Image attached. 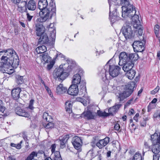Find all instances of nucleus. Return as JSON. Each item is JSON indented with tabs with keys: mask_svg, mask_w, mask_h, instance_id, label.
<instances>
[{
	"mask_svg": "<svg viewBox=\"0 0 160 160\" xmlns=\"http://www.w3.org/2000/svg\"><path fill=\"white\" fill-rule=\"evenodd\" d=\"M136 72L134 70L132 69L127 72L126 75L128 79L130 80L133 79L135 75Z\"/></svg>",
	"mask_w": 160,
	"mask_h": 160,
	"instance_id": "obj_28",
	"label": "nucleus"
},
{
	"mask_svg": "<svg viewBox=\"0 0 160 160\" xmlns=\"http://www.w3.org/2000/svg\"><path fill=\"white\" fill-rule=\"evenodd\" d=\"M109 140L110 138L108 137H106L103 139L100 140L96 143V146L99 149H102L108 144L109 142Z\"/></svg>",
	"mask_w": 160,
	"mask_h": 160,
	"instance_id": "obj_15",
	"label": "nucleus"
},
{
	"mask_svg": "<svg viewBox=\"0 0 160 160\" xmlns=\"http://www.w3.org/2000/svg\"><path fill=\"white\" fill-rule=\"evenodd\" d=\"M136 86V83L135 82H131L126 85V88L128 90H132Z\"/></svg>",
	"mask_w": 160,
	"mask_h": 160,
	"instance_id": "obj_31",
	"label": "nucleus"
},
{
	"mask_svg": "<svg viewBox=\"0 0 160 160\" xmlns=\"http://www.w3.org/2000/svg\"><path fill=\"white\" fill-rule=\"evenodd\" d=\"M134 63L132 61H129L123 64L122 66V69L124 72H128L132 69Z\"/></svg>",
	"mask_w": 160,
	"mask_h": 160,
	"instance_id": "obj_17",
	"label": "nucleus"
},
{
	"mask_svg": "<svg viewBox=\"0 0 160 160\" xmlns=\"http://www.w3.org/2000/svg\"><path fill=\"white\" fill-rule=\"evenodd\" d=\"M18 10L21 12H27V2L23 1L20 2L18 6Z\"/></svg>",
	"mask_w": 160,
	"mask_h": 160,
	"instance_id": "obj_21",
	"label": "nucleus"
},
{
	"mask_svg": "<svg viewBox=\"0 0 160 160\" xmlns=\"http://www.w3.org/2000/svg\"><path fill=\"white\" fill-rule=\"evenodd\" d=\"M47 50V48L44 45H42L37 47L36 51L38 53H42L45 52Z\"/></svg>",
	"mask_w": 160,
	"mask_h": 160,
	"instance_id": "obj_30",
	"label": "nucleus"
},
{
	"mask_svg": "<svg viewBox=\"0 0 160 160\" xmlns=\"http://www.w3.org/2000/svg\"><path fill=\"white\" fill-rule=\"evenodd\" d=\"M7 56H3L1 58V61L3 66L10 67L16 68L18 66L19 60L18 57L15 51L12 48L6 50Z\"/></svg>",
	"mask_w": 160,
	"mask_h": 160,
	"instance_id": "obj_1",
	"label": "nucleus"
},
{
	"mask_svg": "<svg viewBox=\"0 0 160 160\" xmlns=\"http://www.w3.org/2000/svg\"><path fill=\"white\" fill-rule=\"evenodd\" d=\"M43 126L46 129L50 130L54 128V124L52 122H47L45 124H43Z\"/></svg>",
	"mask_w": 160,
	"mask_h": 160,
	"instance_id": "obj_34",
	"label": "nucleus"
},
{
	"mask_svg": "<svg viewBox=\"0 0 160 160\" xmlns=\"http://www.w3.org/2000/svg\"><path fill=\"white\" fill-rule=\"evenodd\" d=\"M69 75L68 73L64 71V69L62 68H56L53 73V78L55 79L58 78L59 80H63Z\"/></svg>",
	"mask_w": 160,
	"mask_h": 160,
	"instance_id": "obj_6",
	"label": "nucleus"
},
{
	"mask_svg": "<svg viewBox=\"0 0 160 160\" xmlns=\"http://www.w3.org/2000/svg\"><path fill=\"white\" fill-rule=\"evenodd\" d=\"M149 148V145L147 142H145L144 144V148L143 149H148Z\"/></svg>",
	"mask_w": 160,
	"mask_h": 160,
	"instance_id": "obj_55",
	"label": "nucleus"
},
{
	"mask_svg": "<svg viewBox=\"0 0 160 160\" xmlns=\"http://www.w3.org/2000/svg\"><path fill=\"white\" fill-rule=\"evenodd\" d=\"M42 57L45 62H48L51 61V59L47 53H45L42 55Z\"/></svg>",
	"mask_w": 160,
	"mask_h": 160,
	"instance_id": "obj_36",
	"label": "nucleus"
},
{
	"mask_svg": "<svg viewBox=\"0 0 160 160\" xmlns=\"http://www.w3.org/2000/svg\"><path fill=\"white\" fill-rule=\"evenodd\" d=\"M80 99H81L80 102L83 103L84 106H86L87 105V103H86V100L85 99L81 98H80Z\"/></svg>",
	"mask_w": 160,
	"mask_h": 160,
	"instance_id": "obj_58",
	"label": "nucleus"
},
{
	"mask_svg": "<svg viewBox=\"0 0 160 160\" xmlns=\"http://www.w3.org/2000/svg\"><path fill=\"white\" fill-rule=\"evenodd\" d=\"M134 112V110L132 108L130 110L128 114L129 115L131 116L132 115Z\"/></svg>",
	"mask_w": 160,
	"mask_h": 160,
	"instance_id": "obj_60",
	"label": "nucleus"
},
{
	"mask_svg": "<svg viewBox=\"0 0 160 160\" xmlns=\"http://www.w3.org/2000/svg\"><path fill=\"white\" fill-rule=\"evenodd\" d=\"M149 120L148 118H143L142 120L140 121V125L141 126L145 127L146 124V121Z\"/></svg>",
	"mask_w": 160,
	"mask_h": 160,
	"instance_id": "obj_43",
	"label": "nucleus"
},
{
	"mask_svg": "<svg viewBox=\"0 0 160 160\" xmlns=\"http://www.w3.org/2000/svg\"><path fill=\"white\" fill-rule=\"evenodd\" d=\"M132 160H142L141 154L138 152H136Z\"/></svg>",
	"mask_w": 160,
	"mask_h": 160,
	"instance_id": "obj_41",
	"label": "nucleus"
},
{
	"mask_svg": "<svg viewBox=\"0 0 160 160\" xmlns=\"http://www.w3.org/2000/svg\"><path fill=\"white\" fill-rule=\"evenodd\" d=\"M66 109L68 113H70L72 112V105L69 102H66L65 103Z\"/></svg>",
	"mask_w": 160,
	"mask_h": 160,
	"instance_id": "obj_38",
	"label": "nucleus"
},
{
	"mask_svg": "<svg viewBox=\"0 0 160 160\" xmlns=\"http://www.w3.org/2000/svg\"><path fill=\"white\" fill-rule=\"evenodd\" d=\"M151 140L152 141L151 150L154 154L159 153L160 152V132L159 135L155 132L151 136Z\"/></svg>",
	"mask_w": 160,
	"mask_h": 160,
	"instance_id": "obj_5",
	"label": "nucleus"
},
{
	"mask_svg": "<svg viewBox=\"0 0 160 160\" xmlns=\"http://www.w3.org/2000/svg\"><path fill=\"white\" fill-rule=\"evenodd\" d=\"M160 156V154L159 153L154 154L153 156V160H159Z\"/></svg>",
	"mask_w": 160,
	"mask_h": 160,
	"instance_id": "obj_49",
	"label": "nucleus"
},
{
	"mask_svg": "<svg viewBox=\"0 0 160 160\" xmlns=\"http://www.w3.org/2000/svg\"><path fill=\"white\" fill-rule=\"evenodd\" d=\"M112 15H111V13L109 14V18L111 20V22H115L116 18L118 16L117 12L116 11H113L112 12Z\"/></svg>",
	"mask_w": 160,
	"mask_h": 160,
	"instance_id": "obj_33",
	"label": "nucleus"
},
{
	"mask_svg": "<svg viewBox=\"0 0 160 160\" xmlns=\"http://www.w3.org/2000/svg\"><path fill=\"white\" fill-rule=\"evenodd\" d=\"M130 9L131 10V11L132 12L134 11L135 12L133 15L131 16L128 15L126 16L125 17H124L122 15V17L125 18H127V17L132 18V23L133 24V27L135 28H137L140 26V25H141L140 21L139 19V16L138 15L135 14L136 11L135 9V7L132 6V8H130Z\"/></svg>",
	"mask_w": 160,
	"mask_h": 160,
	"instance_id": "obj_7",
	"label": "nucleus"
},
{
	"mask_svg": "<svg viewBox=\"0 0 160 160\" xmlns=\"http://www.w3.org/2000/svg\"><path fill=\"white\" fill-rule=\"evenodd\" d=\"M53 154V160H62L60 152L58 151H56Z\"/></svg>",
	"mask_w": 160,
	"mask_h": 160,
	"instance_id": "obj_37",
	"label": "nucleus"
},
{
	"mask_svg": "<svg viewBox=\"0 0 160 160\" xmlns=\"http://www.w3.org/2000/svg\"><path fill=\"white\" fill-rule=\"evenodd\" d=\"M74 148L76 149H79L82 145V142L81 138L78 136L74 137L72 141Z\"/></svg>",
	"mask_w": 160,
	"mask_h": 160,
	"instance_id": "obj_11",
	"label": "nucleus"
},
{
	"mask_svg": "<svg viewBox=\"0 0 160 160\" xmlns=\"http://www.w3.org/2000/svg\"><path fill=\"white\" fill-rule=\"evenodd\" d=\"M56 56L57 57L58 56L59 57L62 58H64L65 57L62 54L58 52H57Z\"/></svg>",
	"mask_w": 160,
	"mask_h": 160,
	"instance_id": "obj_56",
	"label": "nucleus"
},
{
	"mask_svg": "<svg viewBox=\"0 0 160 160\" xmlns=\"http://www.w3.org/2000/svg\"><path fill=\"white\" fill-rule=\"evenodd\" d=\"M26 15L27 16V19L28 20V21H30L32 18L33 16L30 15L28 12L27 13Z\"/></svg>",
	"mask_w": 160,
	"mask_h": 160,
	"instance_id": "obj_51",
	"label": "nucleus"
},
{
	"mask_svg": "<svg viewBox=\"0 0 160 160\" xmlns=\"http://www.w3.org/2000/svg\"><path fill=\"white\" fill-rule=\"evenodd\" d=\"M54 63L52 62H51L47 66V69L48 70H50L53 67Z\"/></svg>",
	"mask_w": 160,
	"mask_h": 160,
	"instance_id": "obj_52",
	"label": "nucleus"
},
{
	"mask_svg": "<svg viewBox=\"0 0 160 160\" xmlns=\"http://www.w3.org/2000/svg\"><path fill=\"white\" fill-rule=\"evenodd\" d=\"M14 3L17 4L19 3L20 1V0H11Z\"/></svg>",
	"mask_w": 160,
	"mask_h": 160,
	"instance_id": "obj_62",
	"label": "nucleus"
},
{
	"mask_svg": "<svg viewBox=\"0 0 160 160\" xmlns=\"http://www.w3.org/2000/svg\"><path fill=\"white\" fill-rule=\"evenodd\" d=\"M72 84L77 86L79 88V95H82L86 91V82L83 80H81V76L79 74L74 75L72 81Z\"/></svg>",
	"mask_w": 160,
	"mask_h": 160,
	"instance_id": "obj_4",
	"label": "nucleus"
},
{
	"mask_svg": "<svg viewBox=\"0 0 160 160\" xmlns=\"http://www.w3.org/2000/svg\"><path fill=\"white\" fill-rule=\"evenodd\" d=\"M121 105V104H117L115 105H114L113 107L115 109H116V110L117 111L119 109V108L120 107Z\"/></svg>",
	"mask_w": 160,
	"mask_h": 160,
	"instance_id": "obj_61",
	"label": "nucleus"
},
{
	"mask_svg": "<svg viewBox=\"0 0 160 160\" xmlns=\"http://www.w3.org/2000/svg\"><path fill=\"white\" fill-rule=\"evenodd\" d=\"M21 89L19 88H17L12 89L11 92V96L15 100L18 99L20 97V93Z\"/></svg>",
	"mask_w": 160,
	"mask_h": 160,
	"instance_id": "obj_18",
	"label": "nucleus"
},
{
	"mask_svg": "<svg viewBox=\"0 0 160 160\" xmlns=\"http://www.w3.org/2000/svg\"><path fill=\"white\" fill-rule=\"evenodd\" d=\"M48 5L47 0H39L38 8L41 11L47 8Z\"/></svg>",
	"mask_w": 160,
	"mask_h": 160,
	"instance_id": "obj_20",
	"label": "nucleus"
},
{
	"mask_svg": "<svg viewBox=\"0 0 160 160\" xmlns=\"http://www.w3.org/2000/svg\"><path fill=\"white\" fill-rule=\"evenodd\" d=\"M99 75L100 77L102 78V79L103 81L106 79H111L110 75L108 74V72H107L106 70L104 68L102 69Z\"/></svg>",
	"mask_w": 160,
	"mask_h": 160,
	"instance_id": "obj_22",
	"label": "nucleus"
},
{
	"mask_svg": "<svg viewBox=\"0 0 160 160\" xmlns=\"http://www.w3.org/2000/svg\"><path fill=\"white\" fill-rule=\"evenodd\" d=\"M56 13V5L53 0H51L48 7L39 12L40 17L37 19V21L41 22H44L50 19L52 16H55Z\"/></svg>",
	"mask_w": 160,
	"mask_h": 160,
	"instance_id": "obj_2",
	"label": "nucleus"
},
{
	"mask_svg": "<svg viewBox=\"0 0 160 160\" xmlns=\"http://www.w3.org/2000/svg\"><path fill=\"white\" fill-rule=\"evenodd\" d=\"M67 91L68 94L72 96H76L78 93H79L80 92L79 88L77 85L72 84Z\"/></svg>",
	"mask_w": 160,
	"mask_h": 160,
	"instance_id": "obj_13",
	"label": "nucleus"
},
{
	"mask_svg": "<svg viewBox=\"0 0 160 160\" xmlns=\"http://www.w3.org/2000/svg\"><path fill=\"white\" fill-rule=\"evenodd\" d=\"M34 102V100L33 99H31L30 100L29 103V106L27 108V109H29L31 110H32L34 108L33 107V103Z\"/></svg>",
	"mask_w": 160,
	"mask_h": 160,
	"instance_id": "obj_44",
	"label": "nucleus"
},
{
	"mask_svg": "<svg viewBox=\"0 0 160 160\" xmlns=\"http://www.w3.org/2000/svg\"><path fill=\"white\" fill-rule=\"evenodd\" d=\"M128 60L134 62L137 60L139 58L138 55L136 53H131L128 54Z\"/></svg>",
	"mask_w": 160,
	"mask_h": 160,
	"instance_id": "obj_27",
	"label": "nucleus"
},
{
	"mask_svg": "<svg viewBox=\"0 0 160 160\" xmlns=\"http://www.w3.org/2000/svg\"><path fill=\"white\" fill-rule=\"evenodd\" d=\"M69 138V135L68 134H67L61 138H59V140L60 141V145L61 148H63L65 147V144Z\"/></svg>",
	"mask_w": 160,
	"mask_h": 160,
	"instance_id": "obj_24",
	"label": "nucleus"
},
{
	"mask_svg": "<svg viewBox=\"0 0 160 160\" xmlns=\"http://www.w3.org/2000/svg\"><path fill=\"white\" fill-rule=\"evenodd\" d=\"M86 159L88 160H91L94 158L93 149H90L88 152L86 154Z\"/></svg>",
	"mask_w": 160,
	"mask_h": 160,
	"instance_id": "obj_32",
	"label": "nucleus"
},
{
	"mask_svg": "<svg viewBox=\"0 0 160 160\" xmlns=\"http://www.w3.org/2000/svg\"><path fill=\"white\" fill-rule=\"evenodd\" d=\"M131 26V23L129 21H126L122 28L121 32L126 39L132 38L135 36V32Z\"/></svg>",
	"mask_w": 160,
	"mask_h": 160,
	"instance_id": "obj_3",
	"label": "nucleus"
},
{
	"mask_svg": "<svg viewBox=\"0 0 160 160\" xmlns=\"http://www.w3.org/2000/svg\"><path fill=\"white\" fill-rule=\"evenodd\" d=\"M121 68L117 65H109L108 74L110 75L111 79L117 77L120 73Z\"/></svg>",
	"mask_w": 160,
	"mask_h": 160,
	"instance_id": "obj_8",
	"label": "nucleus"
},
{
	"mask_svg": "<svg viewBox=\"0 0 160 160\" xmlns=\"http://www.w3.org/2000/svg\"><path fill=\"white\" fill-rule=\"evenodd\" d=\"M134 52H142L144 49V44L139 41H135L132 45Z\"/></svg>",
	"mask_w": 160,
	"mask_h": 160,
	"instance_id": "obj_9",
	"label": "nucleus"
},
{
	"mask_svg": "<svg viewBox=\"0 0 160 160\" xmlns=\"http://www.w3.org/2000/svg\"><path fill=\"white\" fill-rule=\"evenodd\" d=\"M139 116V113H137L133 118L134 120H135L136 122H138V118Z\"/></svg>",
	"mask_w": 160,
	"mask_h": 160,
	"instance_id": "obj_57",
	"label": "nucleus"
},
{
	"mask_svg": "<svg viewBox=\"0 0 160 160\" xmlns=\"http://www.w3.org/2000/svg\"><path fill=\"white\" fill-rule=\"evenodd\" d=\"M120 128V127L119 125L117 123L115 124V126L114 127V129L115 130H116L117 131L119 130Z\"/></svg>",
	"mask_w": 160,
	"mask_h": 160,
	"instance_id": "obj_54",
	"label": "nucleus"
},
{
	"mask_svg": "<svg viewBox=\"0 0 160 160\" xmlns=\"http://www.w3.org/2000/svg\"><path fill=\"white\" fill-rule=\"evenodd\" d=\"M116 109H115L113 107H111L108 109V115H113L117 112Z\"/></svg>",
	"mask_w": 160,
	"mask_h": 160,
	"instance_id": "obj_40",
	"label": "nucleus"
},
{
	"mask_svg": "<svg viewBox=\"0 0 160 160\" xmlns=\"http://www.w3.org/2000/svg\"><path fill=\"white\" fill-rule=\"evenodd\" d=\"M159 30V26L158 25H156L154 27L155 33L157 37L158 34Z\"/></svg>",
	"mask_w": 160,
	"mask_h": 160,
	"instance_id": "obj_46",
	"label": "nucleus"
},
{
	"mask_svg": "<svg viewBox=\"0 0 160 160\" xmlns=\"http://www.w3.org/2000/svg\"><path fill=\"white\" fill-rule=\"evenodd\" d=\"M39 44H47L48 43L49 40L46 33H44L37 38Z\"/></svg>",
	"mask_w": 160,
	"mask_h": 160,
	"instance_id": "obj_16",
	"label": "nucleus"
},
{
	"mask_svg": "<svg viewBox=\"0 0 160 160\" xmlns=\"http://www.w3.org/2000/svg\"><path fill=\"white\" fill-rule=\"evenodd\" d=\"M97 116L96 113H92L89 110L84 112L81 115L82 118L88 119H93Z\"/></svg>",
	"mask_w": 160,
	"mask_h": 160,
	"instance_id": "obj_14",
	"label": "nucleus"
},
{
	"mask_svg": "<svg viewBox=\"0 0 160 160\" xmlns=\"http://www.w3.org/2000/svg\"><path fill=\"white\" fill-rule=\"evenodd\" d=\"M16 82L18 84H22L24 82L23 76L17 75L15 77Z\"/></svg>",
	"mask_w": 160,
	"mask_h": 160,
	"instance_id": "obj_35",
	"label": "nucleus"
},
{
	"mask_svg": "<svg viewBox=\"0 0 160 160\" xmlns=\"http://www.w3.org/2000/svg\"><path fill=\"white\" fill-rule=\"evenodd\" d=\"M138 28H139L138 31V34L140 36H141L143 33V29L141 27V25ZM137 29H138V28Z\"/></svg>",
	"mask_w": 160,
	"mask_h": 160,
	"instance_id": "obj_50",
	"label": "nucleus"
},
{
	"mask_svg": "<svg viewBox=\"0 0 160 160\" xmlns=\"http://www.w3.org/2000/svg\"><path fill=\"white\" fill-rule=\"evenodd\" d=\"M43 118L45 119L47 122H52V118L51 116L48 115V113H44L43 115Z\"/></svg>",
	"mask_w": 160,
	"mask_h": 160,
	"instance_id": "obj_39",
	"label": "nucleus"
},
{
	"mask_svg": "<svg viewBox=\"0 0 160 160\" xmlns=\"http://www.w3.org/2000/svg\"><path fill=\"white\" fill-rule=\"evenodd\" d=\"M45 88L47 90L48 93L49 95L52 98V99H53V97L50 88L46 86H45Z\"/></svg>",
	"mask_w": 160,
	"mask_h": 160,
	"instance_id": "obj_47",
	"label": "nucleus"
},
{
	"mask_svg": "<svg viewBox=\"0 0 160 160\" xmlns=\"http://www.w3.org/2000/svg\"><path fill=\"white\" fill-rule=\"evenodd\" d=\"M2 103V101H0V112H3L5 110V107L2 106L1 105Z\"/></svg>",
	"mask_w": 160,
	"mask_h": 160,
	"instance_id": "obj_53",
	"label": "nucleus"
},
{
	"mask_svg": "<svg viewBox=\"0 0 160 160\" xmlns=\"http://www.w3.org/2000/svg\"><path fill=\"white\" fill-rule=\"evenodd\" d=\"M12 68H13L12 66H11L10 67L3 66L4 72L9 74H12L14 72V70Z\"/></svg>",
	"mask_w": 160,
	"mask_h": 160,
	"instance_id": "obj_29",
	"label": "nucleus"
},
{
	"mask_svg": "<svg viewBox=\"0 0 160 160\" xmlns=\"http://www.w3.org/2000/svg\"><path fill=\"white\" fill-rule=\"evenodd\" d=\"M37 153L38 156V155H41V154H43L44 156L45 155V154L44 152L42 150H39L38 151V152H37Z\"/></svg>",
	"mask_w": 160,
	"mask_h": 160,
	"instance_id": "obj_59",
	"label": "nucleus"
},
{
	"mask_svg": "<svg viewBox=\"0 0 160 160\" xmlns=\"http://www.w3.org/2000/svg\"><path fill=\"white\" fill-rule=\"evenodd\" d=\"M56 145L55 144H52L51 147V151L52 153V155L54 154V153L55 151V148H56Z\"/></svg>",
	"mask_w": 160,
	"mask_h": 160,
	"instance_id": "obj_48",
	"label": "nucleus"
},
{
	"mask_svg": "<svg viewBox=\"0 0 160 160\" xmlns=\"http://www.w3.org/2000/svg\"><path fill=\"white\" fill-rule=\"evenodd\" d=\"M36 8L35 2L33 0L29 1L27 4V8L29 10L34 11Z\"/></svg>",
	"mask_w": 160,
	"mask_h": 160,
	"instance_id": "obj_26",
	"label": "nucleus"
},
{
	"mask_svg": "<svg viewBox=\"0 0 160 160\" xmlns=\"http://www.w3.org/2000/svg\"><path fill=\"white\" fill-rule=\"evenodd\" d=\"M37 152L33 151L28 156L29 158L32 160H34V158L35 157H37Z\"/></svg>",
	"mask_w": 160,
	"mask_h": 160,
	"instance_id": "obj_45",
	"label": "nucleus"
},
{
	"mask_svg": "<svg viewBox=\"0 0 160 160\" xmlns=\"http://www.w3.org/2000/svg\"><path fill=\"white\" fill-rule=\"evenodd\" d=\"M132 92V90H126L123 92L120 93L119 96L118 98L119 99L120 101H123L125 98L129 96Z\"/></svg>",
	"mask_w": 160,
	"mask_h": 160,
	"instance_id": "obj_19",
	"label": "nucleus"
},
{
	"mask_svg": "<svg viewBox=\"0 0 160 160\" xmlns=\"http://www.w3.org/2000/svg\"><path fill=\"white\" fill-rule=\"evenodd\" d=\"M67 88L63 87V84H59L56 87V92L58 94H61L66 92Z\"/></svg>",
	"mask_w": 160,
	"mask_h": 160,
	"instance_id": "obj_23",
	"label": "nucleus"
},
{
	"mask_svg": "<svg viewBox=\"0 0 160 160\" xmlns=\"http://www.w3.org/2000/svg\"><path fill=\"white\" fill-rule=\"evenodd\" d=\"M22 137L24 139L25 141H27V136L25 135L24 133H22Z\"/></svg>",
	"mask_w": 160,
	"mask_h": 160,
	"instance_id": "obj_63",
	"label": "nucleus"
},
{
	"mask_svg": "<svg viewBox=\"0 0 160 160\" xmlns=\"http://www.w3.org/2000/svg\"><path fill=\"white\" fill-rule=\"evenodd\" d=\"M97 114L98 116L100 117H106L109 116L108 113H107L105 112H103L99 110L97 111Z\"/></svg>",
	"mask_w": 160,
	"mask_h": 160,
	"instance_id": "obj_42",
	"label": "nucleus"
},
{
	"mask_svg": "<svg viewBox=\"0 0 160 160\" xmlns=\"http://www.w3.org/2000/svg\"><path fill=\"white\" fill-rule=\"evenodd\" d=\"M15 111L16 114L19 116L27 118L29 116V114L28 112L19 108H17Z\"/></svg>",
	"mask_w": 160,
	"mask_h": 160,
	"instance_id": "obj_25",
	"label": "nucleus"
},
{
	"mask_svg": "<svg viewBox=\"0 0 160 160\" xmlns=\"http://www.w3.org/2000/svg\"><path fill=\"white\" fill-rule=\"evenodd\" d=\"M37 23L35 25V32L37 36H40L44 33L45 28L43 26L42 22L36 21Z\"/></svg>",
	"mask_w": 160,
	"mask_h": 160,
	"instance_id": "obj_10",
	"label": "nucleus"
},
{
	"mask_svg": "<svg viewBox=\"0 0 160 160\" xmlns=\"http://www.w3.org/2000/svg\"><path fill=\"white\" fill-rule=\"evenodd\" d=\"M16 148L18 149H20L21 148V145L20 144H18L16 145Z\"/></svg>",
	"mask_w": 160,
	"mask_h": 160,
	"instance_id": "obj_64",
	"label": "nucleus"
},
{
	"mask_svg": "<svg viewBox=\"0 0 160 160\" xmlns=\"http://www.w3.org/2000/svg\"><path fill=\"white\" fill-rule=\"evenodd\" d=\"M119 61L118 64L122 66L127 62L129 61L128 60V53L123 52L120 53L119 55Z\"/></svg>",
	"mask_w": 160,
	"mask_h": 160,
	"instance_id": "obj_12",
	"label": "nucleus"
}]
</instances>
